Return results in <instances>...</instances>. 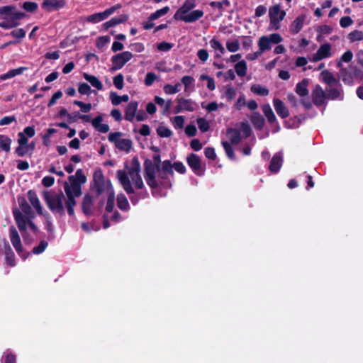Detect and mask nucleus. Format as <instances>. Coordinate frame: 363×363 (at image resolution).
<instances>
[{
    "mask_svg": "<svg viewBox=\"0 0 363 363\" xmlns=\"http://www.w3.org/2000/svg\"><path fill=\"white\" fill-rule=\"evenodd\" d=\"M132 57L133 54L128 51H125L113 56L111 58L113 64L111 69L116 71L121 69L126 62L132 59Z\"/></svg>",
    "mask_w": 363,
    "mask_h": 363,
    "instance_id": "15",
    "label": "nucleus"
},
{
    "mask_svg": "<svg viewBox=\"0 0 363 363\" xmlns=\"http://www.w3.org/2000/svg\"><path fill=\"white\" fill-rule=\"evenodd\" d=\"M102 122L103 117L101 116H98L91 121V124L97 131L104 133H107L109 130V126Z\"/></svg>",
    "mask_w": 363,
    "mask_h": 363,
    "instance_id": "23",
    "label": "nucleus"
},
{
    "mask_svg": "<svg viewBox=\"0 0 363 363\" xmlns=\"http://www.w3.org/2000/svg\"><path fill=\"white\" fill-rule=\"evenodd\" d=\"M128 176L140 173V164L137 157H133L130 163V166L126 167Z\"/></svg>",
    "mask_w": 363,
    "mask_h": 363,
    "instance_id": "36",
    "label": "nucleus"
},
{
    "mask_svg": "<svg viewBox=\"0 0 363 363\" xmlns=\"http://www.w3.org/2000/svg\"><path fill=\"white\" fill-rule=\"evenodd\" d=\"M354 21L350 16L342 17L340 20V25L342 28H345L353 24Z\"/></svg>",
    "mask_w": 363,
    "mask_h": 363,
    "instance_id": "63",
    "label": "nucleus"
},
{
    "mask_svg": "<svg viewBox=\"0 0 363 363\" xmlns=\"http://www.w3.org/2000/svg\"><path fill=\"white\" fill-rule=\"evenodd\" d=\"M65 4V0H44L42 7L48 11H52L63 8Z\"/></svg>",
    "mask_w": 363,
    "mask_h": 363,
    "instance_id": "19",
    "label": "nucleus"
},
{
    "mask_svg": "<svg viewBox=\"0 0 363 363\" xmlns=\"http://www.w3.org/2000/svg\"><path fill=\"white\" fill-rule=\"evenodd\" d=\"M6 263L11 267L15 266V264H16L15 255L10 247L6 252Z\"/></svg>",
    "mask_w": 363,
    "mask_h": 363,
    "instance_id": "60",
    "label": "nucleus"
},
{
    "mask_svg": "<svg viewBox=\"0 0 363 363\" xmlns=\"http://www.w3.org/2000/svg\"><path fill=\"white\" fill-rule=\"evenodd\" d=\"M117 177L123 186L124 190L128 194L133 193V189L131 186L129 177L131 179L133 183L135 184L137 189H143L144 187L143 179L139 173L135 174H130L128 176L125 171L119 170L117 172Z\"/></svg>",
    "mask_w": 363,
    "mask_h": 363,
    "instance_id": "6",
    "label": "nucleus"
},
{
    "mask_svg": "<svg viewBox=\"0 0 363 363\" xmlns=\"http://www.w3.org/2000/svg\"><path fill=\"white\" fill-rule=\"evenodd\" d=\"M342 95L341 89L337 88H330L327 89L326 97L331 100H335L337 99H340Z\"/></svg>",
    "mask_w": 363,
    "mask_h": 363,
    "instance_id": "48",
    "label": "nucleus"
},
{
    "mask_svg": "<svg viewBox=\"0 0 363 363\" xmlns=\"http://www.w3.org/2000/svg\"><path fill=\"white\" fill-rule=\"evenodd\" d=\"M227 138L232 144H238L240 142L242 136L240 130L236 128H229L226 132Z\"/></svg>",
    "mask_w": 363,
    "mask_h": 363,
    "instance_id": "25",
    "label": "nucleus"
},
{
    "mask_svg": "<svg viewBox=\"0 0 363 363\" xmlns=\"http://www.w3.org/2000/svg\"><path fill=\"white\" fill-rule=\"evenodd\" d=\"M335 51L330 43L322 44L317 51L311 56V61L317 62L324 59L330 58L333 56Z\"/></svg>",
    "mask_w": 363,
    "mask_h": 363,
    "instance_id": "11",
    "label": "nucleus"
},
{
    "mask_svg": "<svg viewBox=\"0 0 363 363\" xmlns=\"http://www.w3.org/2000/svg\"><path fill=\"white\" fill-rule=\"evenodd\" d=\"M306 18V14H301L297 16L294 21L291 23L289 27L291 33L293 34H297L303 27Z\"/></svg>",
    "mask_w": 363,
    "mask_h": 363,
    "instance_id": "20",
    "label": "nucleus"
},
{
    "mask_svg": "<svg viewBox=\"0 0 363 363\" xmlns=\"http://www.w3.org/2000/svg\"><path fill=\"white\" fill-rule=\"evenodd\" d=\"M173 168L180 174H184L186 172V167L182 162H177L172 164L169 160H165L162 163V174H167L172 176Z\"/></svg>",
    "mask_w": 363,
    "mask_h": 363,
    "instance_id": "16",
    "label": "nucleus"
},
{
    "mask_svg": "<svg viewBox=\"0 0 363 363\" xmlns=\"http://www.w3.org/2000/svg\"><path fill=\"white\" fill-rule=\"evenodd\" d=\"M240 42L238 40H228L226 42V48L230 52H235L240 50Z\"/></svg>",
    "mask_w": 363,
    "mask_h": 363,
    "instance_id": "50",
    "label": "nucleus"
},
{
    "mask_svg": "<svg viewBox=\"0 0 363 363\" xmlns=\"http://www.w3.org/2000/svg\"><path fill=\"white\" fill-rule=\"evenodd\" d=\"M9 237L11 242L16 250L17 253L24 259H26L29 254H26L23 252L20 235L13 226H11L9 229Z\"/></svg>",
    "mask_w": 363,
    "mask_h": 363,
    "instance_id": "13",
    "label": "nucleus"
},
{
    "mask_svg": "<svg viewBox=\"0 0 363 363\" xmlns=\"http://www.w3.org/2000/svg\"><path fill=\"white\" fill-rule=\"evenodd\" d=\"M180 89L181 84L179 82L175 84H166L163 86V91L167 95L177 94Z\"/></svg>",
    "mask_w": 363,
    "mask_h": 363,
    "instance_id": "37",
    "label": "nucleus"
},
{
    "mask_svg": "<svg viewBox=\"0 0 363 363\" xmlns=\"http://www.w3.org/2000/svg\"><path fill=\"white\" fill-rule=\"evenodd\" d=\"M309 80L304 79L301 82H298L296 86V92L301 96H305L308 94V86Z\"/></svg>",
    "mask_w": 363,
    "mask_h": 363,
    "instance_id": "29",
    "label": "nucleus"
},
{
    "mask_svg": "<svg viewBox=\"0 0 363 363\" xmlns=\"http://www.w3.org/2000/svg\"><path fill=\"white\" fill-rule=\"evenodd\" d=\"M138 107V102L137 101H131L127 105L125 111V119L126 121L133 122L135 120Z\"/></svg>",
    "mask_w": 363,
    "mask_h": 363,
    "instance_id": "21",
    "label": "nucleus"
},
{
    "mask_svg": "<svg viewBox=\"0 0 363 363\" xmlns=\"http://www.w3.org/2000/svg\"><path fill=\"white\" fill-rule=\"evenodd\" d=\"M169 6H165V7H164V8H162L161 9L157 10L155 12L152 13L150 16L149 18H150V21H153V20L157 19L160 17L167 14L169 12Z\"/></svg>",
    "mask_w": 363,
    "mask_h": 363,
    "instance_id": "51",
    "label": "nucleus"
},
{
    "mask_svg": "<svg viewBox=\"0 0 363 363\" xmlns=\"http://www.w3.org/2000/svg\"><path fill=\"white\" fill-rule=\"evenodd\" d=\"M109 142L114 144L115 147L126 153L129 152L133 147V142L128 138L124 137L121 132H113L108 135Z\"/></svg>",
    "mask_w": 363,
    "mask_h": 363,
    "instance_id": "7",
    "label": "nucleus"
},
{
    "mask_svg": "<svg viewBox=\"0 0 363 363\" xmlns=\"http://www.w3.org/2000/svg\"><path fill=\"white\" fill-rule=\"evenodd\" d=\"M83 77L89 82L93 87L98 90L103 89V84L96 77L87 73H84Z\"/></svg>",
    "mask_w": 363,
    "mask_h": 363,
    "instance_id": "31",
    "label": "nucleus"
},
{
    "mask_svg": "<svg viewBox=\"0 0 363 363\" xmlns=\"http://www.w3.org/2000/svg\"><path fill=\"white\" fill-rule=\"evenodd\" d=\"M25 14L16 9L14 6H5L0 8V28L10 29L18 24Z\"/></svg>",
    "mask_w": 363,
    "mask_h": 363,
    "instance_id": "4",
    "label": "nucleus"
},
{
    "mask_svg": "<svg viewBox=\"0 0 363 363\" xmlns=\"http://www.w3.org/2000/svg\"><path fill=\"white\" fill-rule=\"evenodd\" d=\"M224 94L222 96V98H225L228 101H232L235 95H236V90L230 85H227L224 87Z\"/></svg>",
    "mask_w": 363,
    "mask_h": 363,
    "instance_id": "46",
    "label": "nucleus"
},
{
    "mask_svg": "<svg viewBox=\"0 0 363 363\" xmlns=\"http://www.w3.org/2000/svg\"><path fill=\"white\" fill-rule=\"evenodd\" d=\"M262 110L263 111V113L267 118L268 121L271 123L276 121L277 118L274 115L271 106L268 104H263L262 106Z\"/></svg>",
    "mask_w": 363,
    "mask_h": 363,
    "instance_id": "39",
    "label": "nucleus"
},
{
    "mask_svg": "<svg viewBox=\"0 0 363 363\" xmlns=\"http://www.w3.org/2000/svg\"><path fill=\"white\" fill-rule=\"evenodd\" d=\"M251 121L255 128L262 129L264 125V118L257 112L252 113L251 116Z\"/></svg>",
    "mask_w": 363,
    "mask_h": 363,
    "instance_id": "40",
    "label": "nucleus"
},
{
    "mask_svg": "<svg viewBox=\"0 0 363 363\" xmlns=\"http://www.w3.org/2000/svg\"><path fill=\"white\" fill-rule=\"evenodd\" d=\"M320 80L328 85H331L337 82L334 75L328 69L321 72L320 76Z\"/></svg>",
    "mask_w": 363,
    "mask_h": 363,
    "instance_id": "33",
    "label": "nucleus"
},
{
    "mask_svg": "<svg viewBox=\"0 0 363 363\" xmlns=\"http://www.w3.org/2000/svg\"><path fill=\"white\" fill-rule=\"evenodd\" d=\"M128 18V16L125 14H123V15H121L119 16H117V17H114L113 18H111L110 21L106 22L104 24V26L108 29L111 27H113L116 25H118L120 23H122L125 21H126Z\"/></svg>",
    "mask_w": 363,
    "mask_h": 363,
    "instance_id": "32",
    "label": "nucleus"
},
{
    "mask_svg": "<svg viewBox=\"0 0 363 363\" xmlns=\"http://www.w3.org/2000/svg\"><path fill=\"white\" fill-rule=\"evenodd\" d=\"M247 62L243 60H240L235 65V71L239 77H245L247 74Z\"/></svg>",
    "mask_w": 363,
    "mask_h": 363,
    "instance_id": "41",
    "label": "nucleus"
},
{
    "mask_svg": "<svg viewBox=\"0 0 363 363\" xmlns=\"http://www.w3.org/2000/svg\"><path fill=\"white\" fill-rule=\"evenodd\" d=\"M29 150V145H19V146L16 149V153L19 157H23L27 154Z\"/></svg>",
    "mask_w": 363,
    "mask_h": 363,
    "instance_id": "64",
    "label": "nucleus"
},
{
    "mask_svg": "<svg viewBox=\"0 0 363 363\" xmlns=\"http://www.w3.org/2000/svg\"><path fill=\"white\" fill-rule=\"evenodd\" d=\"M209 44L211 48L214 50L216 57H220L225 52L224 47L217 39L212 38Z\"/></svg>",
    "mask_w": 363,
    "mask_h": 363,
    "instance_id": "28",
    "label": "nucleus"
},
{
    "mask_svg": "<svg viewBox=\"0 0 363 363\" xmlns=\"http://www.w3.org/2000/svg\"><path fill=\"white\" fill-rule=\"evenodd\" d=\"M273 105L277 114L282 118L289 116V111L284 104L279 99H274Z\"/></svg>",
    "mask_w": 363,
    "mask_h": 363,
    "instance_id": "22",
    "label": "nucleus"
},
{
    "mask_svg": "<svg viewBox=\"0 0 363 363\" xmlns=\"http://www.w3.org/2000/svg\"><path fill=\"white\" fill-rule=\"evenodd\" d=\"M196 7V0H185L183 5L176 11L174 18L185 23H193L203 16L202 10H194Z\"/></svg>",
    "mask_w": 363,
    "mask_h": 363,
    "instance_id": "2",
    "label": "nucleus"
},
{
    "mask_svg": "<svg viewBox=\"0 0 363 363\" xmlns=\"http://www.w3.org/2000/svg\"><path fill=\"white\" fill-rule=\"evenodd\" d=\"M19 206L22 211L30 218H33L31 214V208L24 199H18Z\"/></svg>",
    "mask_w": 363,
    "mask_h": 363,
    "instance_id": "49",
    "label": "nucleus"
},
{
    "mask_svg": "<svg viewBox=\"0 0 363 363\" xmlns=\"http://www.w3.org/2000/svg\"><path fill=\"white\" fill-rule=\"evenodd\" d=\"M26 69L24 67H21L16 69L9 70L8 72L0 75V81H4L11 79L17 75L21 74Z\"/></svg>",
    "mask_w": 363,
    "mask_h": 363,
    "instance_id": "30",
    "label": "nucleus"
},
{
    "mask_svg": "<svg viewBox=\"0 0 363 363\" xmlns=\"http://www.w3.org/2000/svg\"><path fill=\"white\" fill-rule=\"evenodd\" d=\"M57 132V130L54 128H48L47 130H46V133L44 134V135L43 136V143L45 145H49L50 144V138L51 137V135L54 133H55Z\"/></svg>",
    "mask_w": 363,
    "mask_h": 363,
    "instance_id": "61",
    "label": "nucleus"
},
{
    "mask_svg": "<svg viewBox=\"0 0 363 363\" xmlns=\"http://www.w3.org/2000/svg\"><path fill=\"white\" fill-rule=\"evenodd\" d=\"M199 128L202 133L207 132L210 128V125L208 121L203 118H199L196 121Z\"/></svg>",
    "mask_w": 363,
    "mask_h": 363,
    "instance_id": "52",
    "label": "nucleus"
},
{
    "mask_svg": "<svg viewBox=\"0 0 363 363\" xmlns=\"http://www.w3.org/2000/svg\"><path fill=\"white\" fill-rule=\"evenodd\" d=\"M94 189L99 194H105L107 197L106 211L108 213L113 211L115 201V193L111 184L108 180L104 179L102 171L96 169L93 174Z\"/></svg>",
    "mask_w": 363,
    "mask_h": 363,
    "instance_id": "1",
    "label": "nucleus"
},
{
    "mask_svg": "<svg viewBox=\"0 0 363 363\" xmlns=\"http://www.w3.org/2000/svg\"><path fill=\"white\" fill-rule=\"evenodd\" d=\"M283 38L279 33H272L268 35H262L258 41L257 45L260 52L264 53L272 48L273 44H279L282 42Z\"/></svg>",
    "mask_w": 363,
    "mask_h": 363,
    "instance_id": "10",
    "label": "nucleus"
},
{
    "mask_svg": "<svg viewBox=\"0 0 363 363\" xmlns=\"http://www.w3.org/2000/svg\"><path fill=\"white\" fill-rule=\"evenodd\" d=\"M117 206L122 211H128L130 205L126 196L124 194H118L117 196Z\"/></svg>",
    "mask_w": 363,
    "mask_h": 363,
    "instance_id": "45",
    "label": "nucleus"
},
{
    "mask_svg": "<svg viewBox=\"0 0 363 363\" xmlns=\"http://www.w3.org/2000/svg\"><path fill=\"white\" fill-rule=\"evenodd\" d=\"M187 163L196 173L201 170V160L196 155H189L187 157Z\"/></svg>",
    "mask_w": 363,
    "mask_h": 363,
    "instance_id": "26",
    "label": "nucleus"
},
{
    "mask_svg": "<svg viewBox=\"0 0 363 363\" xmlns=\"http://www.w3.org/2000/svg\"><path fill=\"white\" fill-rule=\"evenodd\" d=\"M12 140L7 135H0V151L9 152L11 151V146Z\"/></svg>",
    "mask_w": 363,
    "mask_h": 363,
    "instance_id": "34",
    "label": "nucleus"
},
{
    "mask_svg": "<svg viewBox=\"0 0 363 363\" xmlns=\"http://www.w3.org/2000/svg\"><path fill=\"white\" fill-rule=\"evenodd\" d=\"M326 94L320 85H315L312 91V100L315 105L321 106L325 104Z\"/></svg>",
    "mask_w": 363,
    "mask_h": 363,
    "instance_id": "17",
    "label": "nucleus"
},
{
    "mask_svg": "<svg viewBox=\"0 0 363 363\" xmlns=\"http://www.w3.org/2000/svg\"><path fill=\"white\" fill-rule=\"evenodd\" d=\"M46 201L50 210L54 213L63 214L66 206L67 198L62 194L46 196Z\"/></svg>",
    "mask_w": 363,
    "mask_h": 363,
    "instance_id": "9",
    "label": "nucleus"
},
{
    "mask_svg": "<svg viewBox=\"0 0 363 363\" xmlns=\"http://www.w3.org/2000/svg\"><path fill=\"white\" fill-rule=\"evenodd\" d=\"M65 192L67 196L66 206L69 215L74 214V206L76 205L75 198L81 194V186L75 182H65L64 184Z\"/></svg>",
    "mask_w": 363,
    "mask_h": 363,
    "instance_id": "5",
    "label": "nucleus"
},
{
    "mask_svg": "<svg viewBox=\"0 0 363 363\" xmlns=\"http://www.w3.org/2000/svg\"><path fill=\"white\" fill-rule=\"evenodd\" d=\"M69 182H75V183L79 184L81 186L82 184L86 183V178L84 174L82 169L77 170L74 175L70 176L69 177Z\"/></svg>",
    "mask_w": 363,
    "mask_h": 363,
    "instance_id": "38",
    "label": "nucleus"
},
{
    "mask_svg": "<svg viewBox=\"0 0 363 363\" xmlns=\"http://www.w3.org/2000/svg\"><path fill=\"white\" fill-rule=\"evenodd\" d=\"M157 133L162 138H167L172 135V131L167 127L164 125H160L157 129Z\"/></svg>",
    "mask_w": 363,
    "mask_h": 363,
    "instance_id": "57",
    "label": "nucleus"
},
{
    "mask_svg": "<svg viewBox=\"0 0 363 363\" xmlns=\"http://www.w3.org/2000/svg\"><path fill=\"white\" fill-rule=\"evenodd\" d=\"M93 199L89 195H86L84 197L82 203L83 211L85 214L89 215L92 212Z\"/></svg>",
    "mask_w": 363,
    "mask_h": 363,
    "instance_id": "42",
    "label": "nucleus"
},
{
    "mask_svg": "<svg viewBox=\"0 0 363 363\" xmlns=\"http://www.w3.org/2000/svg\"><path fill=\"white\" fill-rule=\"evenodd\" d=\"M353 57V53L351 50H347L342 54L340 57V60L337 62V67H340L342 66V62H349L352 60Z\"/></svg>",
    "mask_w": 363,
    "mask_h": 363,
    "instance_id": "53",
    "label": "nucleus"
},
{
    "mask_svg": "<svg viewBox=\"0 0 363 363\" xmlns=\"http://www.w3.org/2000/svg\"><path fill=\"white\" fill-rule=\"evenodd\" d=\"M250 90L255 94L259 95V96H267L269 92V90L266 87H264L260 84H253L251 86Z\"/></svg>",
    "mask_w": 363,
    "mask_h": 363,
    "instance_id": "47",
    "label": "nucleus"
},
{
    "mask_svg": "<svg viewBox=\"0 0 363 363\" xmlns=\"http://www.w3.org/2000/svg\"><path fill=\"white\" fill-rule=\"evenodd\" d=\"M121 7V6L119 4L115 5L105 10L104 12L96 13L87 16L86 18V21L91 23H99L107 18L109 16L113 14L117 9H119Z\"/></svg>",
    "mask_w": 363,
    "mask_h": 363,
    "instance_id": "14",
    "label": "nucleus"
},
{
    "mask_svg": "<svg viewBox=\"0 0 363 363\" xmlns=\"http://www.w3.org/2000/svg\"><path fill=\"white\" fill-rule=\"evenodd\" d=\"M113 82L116 89L121 90L123 88L124 81L122 74H118L113 79Z\"/></svg>",
    "mask_w": 363,
    "mask_h": 363,
    "instance_id": "54",
    "label": "nucleus"
},
{
    "mask_svg": "<svg viewBox=\"0 0 363 363\" xmlns=\"http://www.w3.org/2000/svg\"><path fill=\"white\" fill-rule=\"evenodd\" d=\"M196 104L191 99H185L183 98L177 99V105L175 106V112L180 113L182 111H194Z\"/></svg>",
    "mask_w": 363,
    "mask_h": 363,
    "instance_id": "18",
    "label": "nucleus"
},
{
    "mask_svg": "<svg viewBox=\"0 0 363 363\" xmlns=\"http://www.w3.org/2000/svg\"><path fill=\"white\" fill-rule=\"evenodd\" d=\"M240 133H242V135H241L242 138H247L248 136H250V133H251V128L250 127V125L247 123H245V122H242L240 123Z\"/></svg>",
    "mask_w": 363,
    "mask_h": 363,
    "instance_id": "56",
    "label": "nucleus"
},
{
    "mask_svg": "<svg viewBox=\"0 0 363 363\" xmlns=\"http://www.w3.org/2000/svg\"><path fill=\"white\" fill-rule=\"evenodd\" d=\"M347 39L350 43H355L363 40V31L359 30H353L347 35Z\"/></svg>",
    "mask_w": 363,
    "mask_h": 363,
    "instance_id": "44",
    "label": "nucleus"
},
{
    "mask_svg": "<svg viewBox=\"0 0 363 363\" xmlns=\"http://www.w3.org/2000/svg\"><path fill=\"white\" fill-rule=\"evenodd\" d=\"M145 179L147 184L152 189H157L162 182L156 179V174L160 172L161 178H163L162 174V164H160V157L159 155H155L153 157V160H147L145 163Z\"/></svg>",
    "mask_w": 363,
    "mask_h": 363,
    "instance_id": "3",
    "label": "nucleus"
},
{
    "mask_svg": "<svg viewBox=\"0 0 363 363\" xmlns=\"http://www.w3.org/2000/svg\"><path fill=\"white\" fill-rule=\"evenodd\" d=\"M13 215L15 218V220L16 224L19 228V230L23 233L26 230L27 225H28L30 228L33 230L36 231L37 228L35 224L30 220V217L27 216L25 217L23 214L18 210L13 211Z\"/></svg>",
    "mask_w": 363,
    "mask_h": 363,
    "instance_id": "12",
    "label": "nucleus"
},
{
    "mask_svg": "<svg viewBox=\"0 0 363 363\" xmlns=\"http://www.w3.org/2000/svg\"><path fill=\"white\" fill-rule=\"evenodd\" d=\"M286 11L281 9L280 4H275L269 9V26L273 30H279L281 22L286 16Z\"/></svg>",
    "mask_w": 363,
    "mask_h": 363,
    "instance_id": "8",
    "label": "nucleus"
},
{
    "mask_svg": "<svg viewBox=\"0 0 363 363\" xmlns=\"http://www.w3.org/2000/svg\"><path fill=\"white\" fill-rule=\"evenodd\" d=\"M109 99L114 106H118L121 102H128L129 96L127 94L118 96L116 92L111 91L109 94Z\"/></svg>",
    "mask_w": 363,
    "mask_h": 363,
    "instance_id": "35",
    "label": "nucleus"
},
{
    "mask_svg": "<svg viewBox=\"0 0 363 363\" xmlns=\"http://www.w3.org/2000/svg\"><path fill=\"white\" fill-rule=\"evenodd\" d=\"M282 162L283 159L280 153L275 154L271 160L269 167V170L274 173L277 172L282 165Z\"/></svg>",
    "mask_w": 363,
    "mask_h": 363,
    "instance_id": "24",
    "label": "nucleus"
},
{
    "mask_svg": "<svg viewBox=\"0 0 363 363\" xmlns=\"http://www.w3.org/2000/svg\"><path fill=\"white\" fill-rule=\"evenodd\" d=\"M28 199L33 207L36 210L38 214L43 213V208L36 194L32 190L28 192Z\"/></svg>",
    "mask_w": 363,
    "mask_h": 363,
    "instance_id": "27",
    "label": "nucleus"
},
{
    "mask_svg": "<svg viewBox=\"0 0 363 363\" xmlns=\"http://www.w3.org/2000/svg\"><path fill=\"white\" fill-rule=\"evenodd\" d=\"M171 121L176 128H182L184 124V117L182 116H178L172 118Z\"/></svg>",
    "mask_w": 363,
    "mask_h": 363,
    "instance_id": "55",
    "label": "nucleus"
},
{
    "mask_svg": "<svg viewBox=\"0 0 363 363\" xmlns=\"http://www.w3.org/2000/svg\"><path fill=\"white\" fill-rule=\"evenodd\" d=\"M181 83H182L184 86L185 92H189L194 89V79L192 77L189 75L184 76L181 79Z\"/></svg>",
    "mask_w": 363,
    "mask_h": 363,
    "instance_id": "43",
    "label": "nucleus"
},
{
    "mask_svg": "<svg viewBox=\"0 0 363 363\" xmlns=\"http://www.w3.org/2000/svg\"><path fill=\"white\" fill-rule=\"evenodd\" d=\"M222 145L225 149V151L228 157L231 160H234L235 159L234 151H233V149L231 147V145L229 144V143L228 141H223Z\"/></svg>",
    "mask_w": 363,
    "mask_h": 363,
    "instance_id": "58",
    "label": "nucleus"
},
{
    "mask_svg": "<svg viewBox=\"0 0 363 363\" xmlns=\"http://www.w3.org/2000/svg\"><path fill=\"white\" fill-rule=\"evenodd\" d=\"M155 101L157 104H158L161 107H163L165 111L169 110L170 108V106H171L170 101H166L164 99H162L160 96H155Z\"/></svg>",
    "mask_w": 363,
    "mask_h": 363,
    "instance_id": "59",
    "label": "nucleus"
},
{
    "mask_svg": "<svg viewBox=\"0 0 363 363\" xmlns=\"http://www.w3.org/2000/svg\"><path fill=\"white\" fill-rule=\"evenodd\" d=\"M22 7L28 12H33L38 9V4L35 2L26 1L23 4Z\"/></svg>",
    "mask_w": 363,
    "mask_h": 363,
    "instance_id": "62",
    "label": "nucleus"
}]
</instances>
